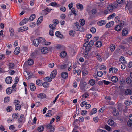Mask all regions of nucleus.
Wrapping results in <instances>:
<instances>
[{
	"label": "nucleus",
	"mask_w": 132,
	"mask_h": 132,
	"mask_svg": "<svg viewBox=\"0 0 132 132\" xmlns=\"http://www.w3.org/2000/svg\"><path fill=\"white\" fill-rule=\"evenodd\" d=\"M54 120L55 119L52 118L50 122V123L46 126V127L47 129H50V132H54V131L55 128L52 126L51 124Z\"/></svg>",
	"instance_id": "f257e3e1"
},
{
	"label": "nucleus",
	"mask_w": 132,
	"mask_h": 132,
	"mask_svg": "<svg viewBox=\"0 0 132 132\" xmlns=\"http://www.w3.org/2000/svg\"><path fill=\"white\" fill-rule=\"evenodd\" d=\"M74 29L76 31H79L81 32H83L84 31L83 27L79 25L78 22H76L75 25L74 27Z\"/></svg>",
	"instance_id": "f03ea898"
},
{
	"label": "nucleus",
	"mask_w": 132,
	"mask_h": 132,
	"mask_svg": "<svg viewBox=\"0 0 132 132\" xmlns=\"http://www.w3.org/2000/svg\"><path fill=\"white\" fill-rule=\"evenodd\" d=\"M71 66V63L70 62H68L67 64L62 65L60 66L61 69H66L67 68V67H70Z\"/></svg>",
	"instance_id": "7ed1b4c3"
},
{
	"label": "nucleus",
	"mask_w": 132,
	"mask_h": 132,
	"mask_svg": "<svg viewBox=\"0 0 132 132\" xmlns=\"http://www.w3.org/2000/svg\"><path fill=\"white\" fill-rule=\"evenodd\" d=\"M86 85L87 83L85 82L80 83L79 85L80 89L82 91L84 90Z\"/></svg>",
	"instance_id": "20e7f679"
},
{
	"label": "nucleus",
	"mask_w": 132,
	"mask_h": 132,
	"mask_svg": "<svg viewBox=\"0 0 132 132\" xmlns=\"http://www.w3.org/2000/svg\"><path fill=\"white\" fill-rule=\"evenodd\" d=\"M108 123L109 125L113 127H115L116 126V123L114 122L113 120L111 119H110L108 120Z\"/></svg>",
	"instance_id": "39448f33"
},
{
	"label": "nucleus",
	"mask_w": 132,
	"mask_h": 132,
	"mask_svg": "<svg viewBox=\"0 0 132 132\" xmlns=\"http://www.w3.org/2000/svg\"><path fill=\"white\" fill-rule=\"evenodd\" d=\"M51 10V9L47 8L43 10L42 11L43 15H46L48 13L50 12Z\"/></svg>",
	"instance_id": "423d86ee"
},
{
	"label": "nucleus",
	"mask_w": 132,
	"mask_h": 132,
	"mask_svg": "<svg viewBox=\"0 0 132 132\" xmlns=\"http://www.w3.org/2000/svg\"><path fill=\"white\" fill-rule=\"evenodd\" d=\"M37 97L39 98L43 99L46 98V95L44 93H40L37 94Z\"/></svg>",
	"instance_id": "0eeeda50"
},
{
	"label": "nucleus",
	"mask_w": 132,
	"mask_h": 132,
	"mask_svg": "<svg viewBox=\"0 0 132 132\" xmlns=\"http://www.w3.org/2000/svg\"><path fill=\"white\" fill-rule=\"evenodd\" d=\"M6 82L8 84H11L12 81V77L11 76H9L7 77L5 79Z\"/></svg>",
	"instance_id": "6e6552de"
},
{
	"label": "nucleus",
	"mask_w": 132,
	"mask_h": 132,
	"mask_svg": "<svg viewBox=\"0 0 132 132\" xmlns=\"http://www.w3.org/2000/svg\"><path fill=\"white\" fill-rule=\"evenodd\" d=\"M117 71L118 69L117 68L112 67L109 68V72L110 73L112 71V73H114L117 72Z\"/></svg>",
	"instance_id": "1a4fd4ad"
},
{
	"label": "nucleus",
	"mask_w": 132,
	"mask_h": 132,
	"mask_svg": "<svg viewBox=\"0 0 132 132\" xmlns=\"http://www.w3.org/2000/svg\"><path fill=\"white\" fill-rule=\"evenodd\" d=\"M25 119L24 115L21 114L20 116V118L18 120V122L19 123H22L23 122L24 119Z\"/></svg>",
	"instance_id": "9d476101"
},
{
	"label": "nucleus",
	"mask_w": 132,
	"mask_h": 132,
	"mask_svg": "<svg viewBox=\"0 0 132 132\" xmlns=\"http://www.w3.org/2000/svg\"><path fill=\"white\" fill-rule=\"evenodd\" d=\"M57 74V70H53L50 74V76L52 78H54Z\"/></svg>",
	"instance_id": "9b49d317"
},
{
	"label": "nucleus",
	"mask_w": 132,
	"mask_h": 132,
	"mask_svg": "<svg viewBox=\"0 0 132 132\" xmlns=\"http://www.w3.org/2000/svg\"><path fill=\"white\" fill-rule=\"evenodd\" d=\"M28 21V18H25L22 20L20 23L19 24L20 26L23 25L25 24Z\"/></svg>",
	"instance_id": "f8f14e48"
},
{
	"label": "nucleus",
	"mask_w": 132,
	"mask_h": 132,
	"mask_svg": "<svg viewBox=\"0 0 132 132\" xmlns=\"http://www.w3.org/2000/svg\"><path fill=\"white\" fill-rule=\"evenodd\" d=\"M114 24V22L113 21H111L108 23L106 25V28H109L110 27H112L113 25Z\"/></svg>",
	"instance_id": "ddd939ff"
},
{
	"label": "nucleus",
	"mask_w": 132,
	"mask_h": 132,
	"mask_svg": "<svg viewBox=\"0 0 132 132\" xmlns=\"http://www.w3.org/2000/svg\"><path fill=\"white\" fill-rule=\"evenodd\" d=\"M30 88L32 91H34L36 89V86L33 83H31L30 84Z\"/></svg>",
	"instance_id": "4468645a"
},
{
	"label": "nucleus",
	"mask_w": 132,
	"mask_h": 132,
	"mask_svg": "<svg viewBox=\"0 0 132 132\" xmlns=\"http://www.w3.org/2000/svg\"><path fill=\"white\" fill-rule=\"evenodd\" d=\"M106 23V21L104 20H102L99 21L97 22V24L99 26H102L105 25Z\"/></svg>",
	"instance_id": "2eb2a0df"
},
{
	"label": "nucleus",
	"mask_w": 132,
	"mask_h": 132,
	"mask_svg": "<svg viewBox=\"0 0 132 132\" xmlns=\"http://www.w3.org/2000/svg\"><path fill=\"white\" fill-rule=\"evenodd\" d=\"M43 19V16H40L38 18L37 21V25H39L42 21Z\"/></svg>",
	"instance_id": "dca6fc26"
},
{
	"label": "nucleus",
	"mask_w": 132,
	"mask_h": 132,
	"mask_svg": "<svg viewBox=\"0 0 132 132\" xmlns=\"http://www.w3.org/2000/svg\"><path fill=\"white\" fill-rule=\"evenodd\" d=\"M55 34L56 36L60 38H62L63 37V35L59 31H57L55 32Z\"/></svg>",
	"instance_id": "f3484780"
},
{
	"label": "nucleus",
	"mask_w": 132,
	"mask_h": 132,
	"mask_svg": "<svg viewBox=\"0 0 132 132\" xmlns=\"http://www.w3.org/2000/svg\"><path fill=\"white\" fill-rule=\"evenodd\" d=\"M20 51V48L19 47H17L15 49L14 53L15 54L17 55L19 53Z\"/></svg>",
	"instance_id": "a211bd4d"
},
{
	"label": "nucleus",
	"mask_w": 132,
	"mask_h": 132,
	"mask_svg": "<svg viewBox=\"0 0 132 132\" xmlns=\"http://www.w3.org/2000/svg\"><path fill=\"white\" fill-rule=\"evenodd\" d=\"M36 17L35 14H32L29 17L28 19V21H33L35 18Z\"/></svg>",
	"instance_id": "6ab92c4d"
},
{
	"label": "nucleus",
	"mask_w": 132,
	"mask_h": 132,
	"mask_svg": "<svg viewBox=\"0 0 132 132\" xmlns=\"http://www.w3.org/2000/svg\"><path fill=\"white\" fill-rule=\"evenodd\" d=\"M33 43L34 46L36 47H37L39 44V41L37 39H35L33 41Z\"/></svg>",
	"instance_id": "aec40b11"
},
{
	"label": "nucleus",
	"mask_w": 132,
	"mask_h": 132,
	"mask_svg": "<svg viewBox=\"0 0 132 132\" xmlns=\"http://www.w3.org/2000/svg\"><path fill=\"white\" fill-rule=\"evenodd\" d=\"M48 51V49L46 47H44L41 50V52L44 54L46 53Z\"/></svg>",
	"instance_id": "412c9836"
},
{
	"label": "nucleus",
	"mask_w": 132,
	"mask_h": 132,
	"mask_svg": "<svg viewBox=\"0 0 132 132\" xmlns=\"http://www.w3.org/2000/svg\"><path fill=\"white\" fill-rule=\"evenodd\" d=\"M68 74L66 72H63L61 74L62 77L64 79H66L68 77Z\"/></svg>",
	"instance_id": "4be33fe9"
},
{
	"label": "nucleus",
	"mask_w": 132,
	"mask_h": 132,
	"mask_svg": "<svg viewBox=\"0 0 132 132\" xmlns=\"http://www.w3.org/2000/svg\"><path fill=\"white\" fill-rule=\"evenodd\" d=\"M122 28L120 25H116L115 27V30L117 31H119L121 30Z\"/></svg>",
	"instance_id": "5701e85b"
},
{
	"label": "nucleus",
	"mask_w": 132,
	"mask_h": 132,
	"mask_svg": "<svg viewBox=\"0 0 132 132\" xmlns=\"http://www.w3.org/2000/svg\"><path fill=\"white\" fill-rule=\"evenodd\" d=\"M15 110L18 111H19L21 109V106L20 104H18L15 105Z\"/></svg>",
	"instance_id": "b1692460"
},
{
	"label": "nucleus",
	"mask_w": 132,
	"mask_h": 132,
	"mask_svg": "<svg viewBox=\"0 0 132 132\" xmlns=\"http://www.w3.org/2000/svg\"><path fill=\"white\" fill-rule=\"evenodd\" d=\"M95 45L97 47L99 48L102 46V43L101 41H98L96 43Z\"/></svg>",
	"instance_id": "393cba45"
},
{
	"label": "nucleus",
	"mask_w": 132,
	"mask_h": 132,
	"mask_svg": "<svg viewBox=\"0 0 132 132\" xmlns=\"http://www.w3.org/2000/svg\"><path fill=\"white\" fill-rule=\"evenodd\" d=\"M120 61L122 63L126 64L127 63V62L126 61L124 57L123 56H121L120 58Z\"/></svg>",
	"instance_id": "a878e982"
},
{
	"label": "nucleus",
	"mask_w": 132,
	"mask_h": 132,
	"mask_svg": "<svg viewBox=\"0 0 132 132\" xmlns=\"http://www.w3.org/2000/svg\"><path fill=\"white\" fill-rule=\"evenodd\" d=\"M118 80V78L116 76H113L111 77V80L114 82H116Z\"/></svg>",
	"instance_id": "bb28decb"
},
{
	"label": "nucleus",
	"mask_w": 132,
	"mask_h": 132,
	"mask_svg": "<svg viewBox=\"0 0 132 132\" xmlns=\"http://www.w3.org/2000/svg\"><path fill=\"white\" fill-rule=\"evenodd\" d=\"M44 128V125L38 127L37 130L39 132H41L43 131Z\"/></svg>",
	"instance_id": "cd10ccee"
},
{
	"label": "nucleus",
	"mask_w": 132,
	"mask_h": 132,
	"mask_svg": "<svg viewBox=\"0 0 132 132\" xmlns=\"http://www.w3.org/2000/svg\"><path fill=\"white\" fill-rule=\"evenodd\" d=\"M67 54V53L65 51H63L61 52L60 54V56L62 57H64L66 56Z\"/></svg>",
	"instance_id": "c85d7f7f"
},
{
	"label": "nucleus",
	"mask_w": 132,
	"mask_h": 132,
	"mask_svg": "<svg viewBox=\"0 0 132 132\" xmlns=\"http://www.w3.org/2000/svg\"><path fill=\"white\" fill-rule=\"evenodd\" d=\"M97 112V109L96 108H93L91 112L89 114L92 115L94 114L95 113Z\"/></svg>",
	"instance_id": "c756f323"
},
{
	"label": "nucleus",
	"mask_w": 132,
	"mask_h": 132,
	"mask_svg": "<svg viewBox=\"0 0 132 132\" xmlns=\"http://www.w3.org/2000/svg\"><path fill=\"white\" fill-rule=\"evenodd\" d=\"M42 85L45 88H47L49 86V84L48 82H44L43 83Z\"/></svg>",
	"instance_id": "7c9ffc66"
},
{
	"label": "nucleus",
	"mask_w": 132,
	"mask_h": 132,
	"mask_svg": "<svg viewBox=\"0 0 132 132\" xmlns=\"http://www.w3.org/2000/svg\"><path fill=\"white\" fill-rule=\"evenodd\" d=\"M56 25L51 24H50L49 27L52 30H54L56 28Z\"/></svg>",
	"instance_id": "2f4dec72"
},
{
	"label": "nucleus",
	"mask_w": 132,
	"mask_h": 132,
	"mask_svg": "<svg viewBox=\"0 0 132 132\" xmlns=\"http://www.w3.org/2000/svg\"><path fill=\"white\" fill-rule=\"evenodd\" d=\"M131 93L132 92L131 90L129 89H127L125 90V94L126 95H130L131 94Z\"/></svg>",
	"instance_id": "473e14b6"
},
{
	"label": "nucleus",
	"mask_w": 132,
	"mask_h": 132,
	"mask_svg": "<svg viewBox=\"0 0 132 132\" xmlns=\"http://www.w3.org/2000/svg\"><path fill=\"white\" fill-rule=\"evenodd\" d=\"M114 8V6L112 4L111 5L108 6L107 9L109 11L111 12L113 11Z\"/></svg>",
	"instance_id": "72a5a7b5"
},
{
	"label": "nucleus",
	"mask_w": 132,
	"mask_h": 132,
	"mask_svg": "<svg viewBox=\"0 0 132 132\" xmlns=\"http://www.w3.org/2000/svg\"><path fill=\"white\" fill-rule=\"evenodd\" d=\"M128 34V31L126 30L125 29V28L122 31V35L123 36H125L127 35Z\"/></svg>",
	"instance_id": "f704fd0d"
},
{
	"label": "nucleus",
	"mask_w": 132,
	"mask_h": 132,
	"mask_svg": "<svg viewBox=\"0 0 132 132\" xmlns=\"http://www.w3.org/2000/svg\"><path fill=\"white\" fill-rule=\"evenodd\" d=\"M9 66L10 69H13L14 68V65L13 63H10L9 64Z\"/></svg>",
	"instance_id": "c9c22d12"
},
{
	"label": "nucleus",
	"mask_w": 132,
	"mask_h": 132,
	"mask_svg": "<svg viewBox=\"0 0 132 132\" xmlns=\"http://www.w3.org/2000/svg\"><path fill=\"white\" fill-rule=\"evenodd\" d=\"M11 89V87H9L7 89L6 93L7 94H10L12 93V90Z\"/></svg>",
	"instance_id": "e433bc0d"
},
{
	"label": "nucleus",
	"mask_w": 132,
	"mask_h": 132,
	"mask_svg": "<svg viewBox=\"0 0 132 132\" xmlns=\"http://www.w3.org/2000/svg\"><path fill=\"white\" fill-rule=\"evenodd\" d=\"M34 62L33 60L31 59H30L28 61V65H32Z\"/></svg>",
	"instance_id": "4c0bfd02"
},
{
	"label": "nucleus",
	"mask_w": 132,
	"mask_h": 132,
	"mask_svg": "<svg viewBox=\"0 0 132 132\" xmlns=\"http://www.w3.org/2000/svg\"><path fill=\"white\" fill-rule=\"evenodd\" d=\"M89 84L92 86H93L95 83V81L92 79H90L89 81Z\"/></svg>",
	"instance_id": "58836bf2"
},
{
	"label": "nucleus",
	"mask_w": 132,
	"mask_h": 132,
	"mask_svg": "<svg viewBox=\"0 0 132 132\" xmlns=\"http://www.w3.org/2000/svg\"><path fill=\"white\" fill-rule=\"evenodd\" d=\"M9 31L10 35L11 36H13L14 33V30L12 28H10L9 29Z\"/></svg>",
	"instance_id": "ea45409f"
},
{
	"label": "nucleus",
	"mask_w": 132,
	"mask_h": 132,
	"mask_svg": "<svg viewBox=\"0 0 132 132\" xmlns=\"http://www.w3.org/2000/svg\"><path fill=\"white\" fill-rule=\"evenodd\" d=\"M76 6L78 9H83V6L82 4L78 3L76 5Z\"/></svg>",
	"instance_id": "a19ab883"
},
{
	"label": "nucleus",
	"mask_w": 132,
	"mask_h": 132,
	"mask_svg": "<svg viewBox=\"0 0 132 132\" xmlns=\"http://www.w3.org/2000/svg\"><path fill=\"white\" fill-rule=\"evenodd\" d=\"M124 103L125 105L127 106L130 105L131 104V102L128 100H126L124 102Z\"/></svg>",
	"instance_id": "79ce46f5"
},
{
	"label": "nucleus",
	"mask_w": 132,
	"mask_h": 132,
	"mask_svg": "<svg viewBox=\"0 0 132 132\" xmlns=\"http://www.w3.org/2000/svg\"><path fill=\"white\" fill-rule=\"evenodd\" d=\"M17 84L16 83H15L12 85V91H14V92L16 91V89L15 88L16 87Z\"/></svg>",
	"instance_id": "37998d69"
},
{
	"label": "nucleus",
	"mask_w": 132,
	"mask_h": 132,
	"mask_svg": "<svg viewBox=\"0 0 132 132\" xmlns=\"http://www.w3.org/2000/svg\"><path fill=\"white\" fill-rule=\"evenodd\" d=\"M110 50L111 51H113L115 49V46L114 45H111L110 47Z\"/></svg>",
	"instance_id": "c03bdc74"
},
{
	"label": "nucleus",
	"mask_w": 132,
	"mask_h": 132,
	"mask_svg": "<svg viewBox=\"0 0 132 132\" xmlns=\"http://www.w3.org/2000/svg\"><path fill=\"white\" fill-rule=\"evenodd\" d=\"M80 24L82 26H84L85 23V20L82 19H81L80 20Z\"/></svg>",
	"instance_id": "a18cd8bd"
},
{
	"label": "nucleus",
	"mask_w": 132,
	"mask_h": 132,
	"mask_svg": "<svg viewBox=\"0 0 132 132\" xmlns=\"http://www.w3.org/2000/svg\"><path fill=\"white\" fill-rule=\"evenodd\" d=\"M126 81L128 84H130L132 83V81L129 78H127L126 79Z\"/></svg>",
	"instance_id": "49530a36"
},
{
	"label": "nucleus",
	"mask_w": 132,
	"mask_h": 132,
	"mask_svg": "<svg viewBox=\"0 0 132 132\" xmlns=\"http://www.w3.org/2000/svg\"><path fill=\"white\" fill-rule=\"evenodd\" d=\"M12 110V107L11 106L7 107L6 108V110L7 112H11Z\"/></svg>",
	"instance_id": "de8ad7c7"
},
{
	"label": "nucleus",
	"mask_w": 132,
	"mask_h": 132,
	"mask_svg": "<svg viewBox=\"0 0 132 132\" xmlns=\"http://www.w3.org/2000/svg\"><path fill=\"white\" fill-rule=\"evenodd\" d=\"M113 113L114 116H116L119 114V112L118 110H114L113 112Z\"/></svg>",
	"instance_id": "09e8293b"
},
{
	"label": "nucleus",
	"mask_w": 132,
	"mask_h": 132,
	"mask_svg": "<svg viewBox=\"0 0 132 132\" xmlns=\"http://www.w3.org/2000/svg\"><path fill=\"white\" fill-rule=\"evenodd\" d=\"M38 40L39 41V43L40 42H44L45 41V39L42 37H40L39 38Z\"/></svg>",
	"instance_id": "8fccbe9b"
},
{
	"label": "nucleus",
	"mask_w": 132,
	"mask_h": 132,
	"mask_svg": "<svg viewBox=\"0 0 132 132\" xmlns=\"http://www.w3.org/2000/svg\"><path fill=\"white\" fill-rule=\"evenodd\" d=\"M90 31L93 33H94L96 32V29L94 27H92L90 29Z\"/></svg>",
	"instance_id": "3c124183"
},
{
	"label": "nucleus",
	"mask_w": 132,
	"mask_h": 132,
	"mask_svg": "<svg viewBox=\"0 0 132 132\" xmlns=\"http://www.w3.org/2000/svg\"><path fill=\"white\" fill-rule=\"evenodd\" d=\"M91 12L92 14H95L97 12V10L95 9H93L91 10Z\"/></svg>",
	"instance_id": "603ef678"
},
{
	"label": "nucleus",
	"mask_w": 132,
	"mask_h": 132,
	"mask_svg": "<svg viewBox=\"0 0 132 132\" xmlns=\"http://www.w3.org/2000/svg\"><path fill=\"white\" fill-rule=\"evenodd\" d=\"M82 73L84 76H85L88 74V71L84 69L82 71Z\"/></svg>",
	"instance_id": "864d4df0"
},
{
	"label": "nucleus",
	"mask_w": 132,
	"mask_h": 132,
	"mask_svg": "<svg viewBox=\"0 0 132 132\" xmlns=\"http://www.w3.org/2000/svg\"><path fill=\"white\" fill-rule=\"evenodd\" d=\"M89 95L87 93H85L84 94L82 95V97L85 98H86L88 97Z\"/></svg>",
	"instance_id": "5fc2aeb1"
},
{
	"label": "nucleus",
	"mask_w": 132,
	"mask_h": 132,
	"mask_svg": "<svg viewBox=\"0 0 132 132\" xmlns=\"http://www.w3.org/2000/svg\"><path fill=\"white\" fill-rule=\"evenodd\" d=\"M71 11L75 16H76L77 15V14L76 13V11L75 8H72L71 10Z\"/></svg>",
	"instance_id": "6e6d98bb"
},
{
	"label": "nucleus",
	"mask_w": 132,
	"mask_h": 132,
	"mask_svg": "<svg viewBox=\"0 0 132 132\" xmlns=\"http://www.w3.org/2000/svg\"><path fill=\"white\" fill-rule=\"evenodd\" d=\"M116 15V14L114 13H113L112 14L110 15L108 18V19H111L113 17H114Z\"/></svg>",
	"instance_id": "4d7b16f0"
},
{
	"label": "nucleus",
	"mask_w": 132,
	"mask_h": 132,
	"mask_svg": "<svg viewBox=\"0 0 132 132\" xmlns=\"http://www.w3.org/2000/svg\"><path fill=\"white\" fill-rule=\"evenodd\" d=\"M20 101L19 100H15L14 102V104L15 105H16L20 104Z\"/></svg>",
	"instance_id": "13d9d810"
},
{
	"label": "nucleus",
	"mask_w": 132,
	"mask_h": 132,
	"mask_svg": "<svg viewBox=\"0 0 132 132\" xmlns=\"http://www.w3.org/2000/svg\"><path fill=\"white\" fill-rule=\"evenodd\" d=\"M27 75H28V77L27 78V79H28L31 78L32 77V73H29L28 72Z\"/></svg>",
	"instance_id": "bf43d9fd"
},
{
	"label": "nucleus",
	"mask_w": 132,
	"mask_h": 132,
	"mask_svg": "<svg viewBox=\"0 0 132 132\" xmlns=\"http://www.w3.org/2000/svg\"><path fill=\"white\" fill-rule=\"evenodd\" d=\"M23 27H21L19 28L18 29V31L19 32H23Z\"/></svg>",
	"instance_id": "052dcab7"
},
{
	"label": "nucleus",
	"mask_w": 132,
	"mask_h": 132,
	"mask_svg": "<svg viewBox=\"0 0 132 132\" xmlns=\"http://www.w3.org/2000/svg\"><path fill=\"white\" fill-rule=\"evenodd\" d=\"M127 125L129 127L132 126V121L128 120L127 122Z\"/></svg>",
	"instance_id": "680f3d73"
},
{
	"label": "nucleus",
	"mask_w": 132,
	"mask_h": 132,
	"mask_svg": "<svg viewBox=\"0 0 132 132\" xmlns=\"http://www.w3.org/2000/svg\"><path fill=\"white\" fill-rule=\"evenodd\" d=\"M50 35L51 36H53L54 35V31L52 30H50L49 31Z\"/></svg>",
	"instance_id": "e2e57ef3"
},
{
	"label": "nucleus",
	"mask_w": 132,
	"mask_h": 132,
	"mask_svg": "<svg viewBox=\"0 0 132 132\" xmlns=\"http://www.w3.org/2000/svg\"><path fill=\"white\" fill-rule=\"evenodd\" d=\"M53 24H55V25L59 23V22L57 19H56L54 20L53 21Z\"/></svg>",
	"instance_id": "0e129e2a"
},
{
	"label": "nucleus",
	"mask_w": 132,
	"mask_h": 132,
	"mask_svg": "<svg viewBox=\"0 0 132 132\" xmlns=\"http://www.w3.org/2000/svg\"><path fill=\"white\" fill-rule=\"evenodd\" d=\"M18 117V114L15 113L13 114L12 115V117L14 119H16Z\"/></svg>",
	"instance_id": "69168bd1"
},
{
	"label": "nucleus",
	"mask_w": 132,
	"mask_h": 132,
	"mask_svg": "<svg viewBox=\"0 0 132 132\" xmlns=\"http://www.w3.org/2000/svg\"><path fill=\"white\" fill-rule=\"evenodd\" d=\"M87 103V102H86L85 101H84L82 102L80 104V105L81 107H83L84 105H86Z\"/></svg>",
	"instance_id": "338daca9"
},
{
	"label": "nucleus",
	"mask_w": 132,
	"mask_h": 132,
	"mask_svg": "<svg viewBox=\"0 0 132 132\" xmlns=\"http://www.w3.org/2000/svg\"><path fill=\"white\" fill-rule=\"evenodd\" d=\"M103 74V73L101 71H99L97 72V76L100 77H101Z\"/></svg>",
	"instance_id": "774afa93"
}]
</instances>
